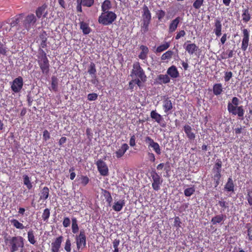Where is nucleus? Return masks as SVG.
I'll return each instance as SVG.
<instances>
[{
    "label": "nucleus",
    "mask_w": 252,
    "mask_h": 252,
    "mask_svg": "<svg viewBox=\"0 0 252 252\" xmlns=\"http://www.w3.org/2000/svg\"><path fill=\"white\" fill-rule=\"evenodd\" d=\"M181 222L180 221V219L179 218V217H176L175 218V219H174V225L175 226H176V227H181Z\"/></svg>",
    "instance_id": "59"
},
{
    "label": "nucleus",
    "mask_w": 252,
    "mask_h": 252,
    "mask_svg": "<svg viewBox=\"0 0 252 252\" xmlns=\"http://www.w3.org/2000/svg\"><path fill=\"white\" fill-rule=\"evenodd\" d=\"M226 218V215L224 214H220L215 216L213 217L211 219V222L213 225H216L217 224H222Z\"/></svg>",
    "instance_id": "20"
},
{
    "label": "nucleus",
    "mask_w": 252,
    "mask_h": 252,
    "mask_svg": "<svg viewBox=\"0 0 252 252\" xmlns=\"http://www.w3.org/2000/svg\"><path fill=\"white\" fill-rule=\"evenodd\" d=\"M213 93L216 95L220 94L223 92V88L221 84L217 83L214 85L213 87Z\"/></svg>",
    "instance_id": "27"
},
{
    "label": "nucleus",
    "mask_w": 252,
    "mask_h": 252,
    "mask_svg": "<svg viewBox=\"0 0 252 252\" xmlns=\"http://www.w3.org/2000/svg\"><path fill=\"white\" fill-rule=\"evenodd\" d=\"M195 189L194 186L186 189L184 190V194L187 197H189L195 192Z\"/></svg>",
    "instance_id": "42"
},
{
    "label": "nucleus",
    "mask_w": 252,
    "mask_h": 252,
    "mask_svg": "<svg viewBox=\"0 0 252 252\" xmlns=\"http://www.w3.org/2000/svg\"><path fill=\"white\" fill-rule=\"evenodd\" d=\"M125 205V200H120L116 202H115L114 205L112 206V208L116 212H119L122 210L123 207Z\"/></svg>",
    "instance_id": "26"
},
{
    "label": "nucleus",
    "mask_w": 252,
    "mask_h": 252,
    "mask_svg": "<svg viewBox=\"0 0 252 252\" xmlns=\"http://www.w3.org/2000/svg\"><path fill=\"white\" fill-rule=\"evenodd\" d=\"M39 37L41 41H47V34L45 32H43L40 35Z\"/></svg>",
    "instance_id": "61"
},
{
    "label": "nucleus",
    "mask_w": 252,
    "mask_h": 252,
    "mask_svg": "<svg viewBox=\"0 0 252 252\" xmlns=\"http://www.w3.org/2000/svg\"><path fill=\"white\" fill-rule=\"evenodd\" d=\"M58 79L56 76H53L51 78V86L50 90L54 92H57L58 91Z\"/></svg>",
    "instance_id": "31"
},
{
    "label": "nucleus",
    "mask_w": 252,
    "mask_h": 252,
    "mask_svg": "<svg viewBox=\"0 0 252 252\" xmlns=\"http://www.w3.org/2000/svg\"><path fill=\"white\" fill-rule=\"evenodd\" d=\"M165 12L164 11L162 10L159 11V12L158 13V20H160L161 19H162L165 16Z\"/></svg>",
    "instance_id": "63"
},
{
    "label": "nucleus",
    "mask_w": 252,
    "mask_h": 252,
    "mask_svg": "<svg viewBox=\"0 0 252 252\" xmlns=\"http://www.w3.org/2000/svg\"><path fill=\"white\" fill-rule=\"evenodd\" d=\"M222 162L220 159H217L214 167L221 169Z\"/></svg>",
    "instance_id": "62"
},
{
    "label": "nucleus",
    "mask_w": 252,
    "mask_h": 252,
    "mask_svg": "<svg viewBox=\"0 0 252 252\" xmlns=\"http://www.w3.org/2000/svg\"><path fill=\"white\" fill-rule=\"evenodd\" d=\"M28 239L32 244H34L36 243L33 231L32 230L29 231L28 232Z\"/></svg>",
    "instance_id": "43"
},
{
    "label": "nucleus",
    "mask_w": 252,
    "mask_h": 252,
    "mask_svg": "<svg viewBox=\"0 0 252 252\" xmlns=\"http://www.w3.org/2000/svg\"><path fill=\"white\" fill-rule=\"evenodd\" d=\"M148 158L151 162H155L156 160L155 156L154 154L151 152L147 153Z\"/></svg>",
    "instance_id": "57"
},
{
    "label": "nucleus",
    "mask_w": 252,
    "mask_h": 252,
    "mask_svg": "<svg viewBox=\"0 0 252 252\" xmlns=\"http://www.w3.org/2000/svg\"><path fill=\"white\" fill-rule=\"evenodd\" d=\"M103 195L106 202L108 203L109 206H111V203L112 201V197L110 193L106 190H103Z\"/></svg>",
    "instance_id": "38"
},
{
    "label": "nucleus",
    "mask_w": 252,
    "mask_h": 252,
    "mask_svg": "<svg viewBox=\"0 0 252 252\" xmlns=\"http://www.w3.org/2000/svg\"><path fill=\"white\" fill-rule=\"evenodd\" d=\"M50 212L49 209L48 208L44 209L43 214L42 215V218L43 220L44 221H47L50 217Z\"/></svg>",
    "instance_id": "48"
},
{
    "label": "nucleus",
    "mask_w": 252,
    "mask_h": 252,
    "mask_svg": "<svg viewBox=\"0 0 252 252\" xmlns=\"http://www.w3.org/2000/svg\"><path fill=\"white\" fill-rule=\"evenodd\" d=\"M7 52V48L5 44L0 42V54L6 55Z\"/></svg>",
    "instance_id": "49"
},
{
    "label": "nucleus",
    "mask_w": 252,
    "mask_h": 252,
    "mask_svg": "<svg viewBox=\"0 0 252 252\" xmlns=\"http://www.w3.org/2000/svg\"><path fill=\"white\" fill-rule=\"evenodd\" d=\"M145 142L148 145V147L153 148V150L157 155H160L161 154V149L159 144L158 143L155 142L154 140L150 137H146L145 139Z\"/></svg>",
    "instance_id": "9"
},
{
    "label": "nucleus",
    "mask_w": 252,
    "mask_h": 252,
    "mask_svg": "<svg viewBox=\"0 0 252 252\" xmlns=\"http://www.w3.org/2000/svg\"><path fill=\"white\" fill-rule=\"evenodd\" d=\"M150 116L152 119L159 124L163 120L162 116L157 113L156 110H153L151 112Z\"/></svg>",
    "instance_id": "24"
},
{
    "label": "nucleus",
    "mask_w": 252,
    "mask_h": 252,
    "mask_svg": "<svg viewBox=\"0 0 252 252\" xmlns=\"http://www.w3.org/2000/svg\"><path fill=\"white\" fill-rule=\"evenodd\" d=\"M49 189L46 187H44L40 191V199L41 200H46L49 196Z\"/></svg>",
    "instance_id": "30"
},
{
    "label": "nucleus",
    "mask_w": 252,
    "mask_h": 252,
    "mask_svg": "<svg viewBox=\"0 0 252 252\" xmlns=\"http://www.w3.org/2000/svg\"><path fill=\"white\" fill-rule=\"evenodd\" d=\"M243 38L242 40V43L241 45V49L243 51H245L249 45V31L247 29H244L243 30Z\"/></svg>",
    "instance_id": "14"
},
{
    "label": "nucleus",
    "mask_w": 252,
    "mask_h": 252,
    "mask_svg": "<svg viewBox=\"0 0 252 252\" xmlns=\"http://www.w3.org/2000/svg\"><path fill=\"white\" fill-rule=\"evenodd\" d=\"M185 49L189 55H192L198 50V47L195 44L190 43L187 45Z\"/></svg>",
    "instance_id": "25"
},
{
    "label": "nucleus",
    "mask_w": 252,
    "mask_h": 252,
    "mask_svg": "<svg viewBox=\"0 0 252 252\" xmlns=\"http://www.w3.org/2000/svg\"><path fill=\"white\" fill-rule=\"evenodd\" d=\"M214 27V32L217 37H220L221 35L222 29L221 19L220 17H217L215 19Z\"/></svg>",
    "instance_id": "13"
},
{
    "label": "nucleus",
    "mask_w": 252,
    "mask_h": 252,
    "mask_svg": "<svg viewBox=\"0 0 252 252\" xmlns=\"http://www.w3.org/2000/svg\"><path fill=\"white\" fill-rule=\"evenodd\" d=\"M170 46V44L169 43L166 42L164 44H162L158 47H157L156 51L157 52H161L165 50H166L167 48H169Z\"/></svg>",
    "instance_id": "45"
},
{
    "label": "nucleus",
    "mask_w": 252,
    "mask_h": 252,
    "mask_svg": "<svg viewBox=\"0 0 252 252\" xmlns=\"http://www.w3.org/2000/svg\"><path fill=\"white\" fill-rule=\"evenodd\" d=\"M100 175L106 176L108 175V168L106 163L101 159H98L95 163Z\"/></svg>",
    "instance_id": "12"
},
{
    "label": "nucleus",
    "mask_w": 252,
    "mask_h": 252,
    "mask_svg": "<svg viewBox=\"0 0 252 252\" xmlns=\"http://www.w3.org/2000/svg\"><path fill=\"white\" fill-rule=\"evenodd\" d=\"M50 138V134L47 130H44L43 132V138L45 141H47Z\"/></svg>",
    "instance_id": "55"
},
{
    "label": "nucleus",
    "mask_w": 252,
    "mask_h": 252,
    "mask_svg": "<svg viewBox=\"0 0 252 252\" xmlns=\"http://www.w3.org/2000/svg\"><path fill=\"white\" fill-rule=\"evenodd\" d=\"M23 86V79L22 77L19 76L13 81L11 88L13 92L17 93L21 91Z\"/></svg>",
    "instance_id": "10"
},
{
    "label": "nucleus",
    "mask_w": 252,
    "mask_h": 252,
    "mask_svg": "<svg viewBox=\"0 0 252 252\" xmlns=\"http://www.w3.org/2000/svg\"><path fill=\"white\" fill-rule=\"evenodd\" d=\"M242 12L243 13L242 14V16L243 18V20L246 23L249 22L251 18V15L249 13V8H247L243 9Z\"/></svg>",
    "instance_id": "32"
},
{
    "label": "nucleus",
    "mask_w": 252,
    "mask_h": 252,
    "mask_svg": "<svg viewBox=\"0 0 252 252\" xmlns=\"http://www.w3.org/2000/svg\"><path fill=\"white\" fill-rule=\"evenodd\" d=\"M77 249L79 250L80 248H85L86 246V236L85 231L81 230L79 235L75 236Z\"/></svg>",
    "instance_id": "8"
},
{
    "label": "nucleus",
    "mask_w": 252,
    "mask_h": 252,
    "mask_svg": "<svg viewBox=\"0 0 252 252\" xmlns=\"http://www.w3.org/2000/svg\"><path fill=\"white\" fill-rule=\"evenodd\" d=\"M80 3L82 4L84 6L90 7L94 4V0H82Z\"/></svg>",
    "instance_id": "46"
},
{
    "label": "nucleus",
    "mask_w": 252,
    "mask_h": 252,
    "mask_svg": "<svg viewBox=\"0 0 252 252\" xmlns=\"http://www.w3.org/2000/svg\"><path fill=\"white\" fill-rule=\"evenodd\" d=\"M151 176L153 180L152 184V188L154 190L158 191L160 189V186L162 182L161 177L155 170H153L151 172Z\"/></svg>",
    "instance_id": "6"
},
{
    "label": "nucleus",
    "mask_w": 252,
    "mask_h": 252,
    "mask_svg": "<svg viewBox=\"0 0 252 252\" xmlns=\"http://www.w3.org/2000/svg\"><path fill=\"white\" fill-rule=\"evenodd\" d=\"M80 29L82 30L84 34H89L91 31V29L89 27L88 24L84 22L80 23Z\"/></svg>",
    "instance_id": "34"
},
{
    "label": "nucleus",
    "mask_w": 252,
    "mask_h": 252,
    "mask_svg": "<svg viewBox=\"0 0 252 252\" xmlns=\"http://www.w3.org/2000/svg\"><path fill=\"white\" fill-rule=\"evenodd\" d=\"M64 250L66 252H71V241L69 238L66 240Z\"/></svg>",
    "instance_id": "51"
},
{
    "label": "nucleus",
    "mask_w": 252,
    "mask_h": 252,
    "mask_svg": "<svg viewBox=\"0 0 252 252\" xmlns=\"http://www.w3.org/2000/svg\"><path fill=\"white\" fill-rule=\"evenodd\" d=\"M112 7L111 3L109 0H105L101 5L102 12L109 11V10Z\"/></svg>",
    "instance_id": "36"
},
{
    "label": "nucleus",
    "mask_w": 252,
    "mask_h": 252,
    "mask_svg": "<svg viewBox=\"0 0 252 252\" xmlns=\"http://www.w3.org/2000/svg\"><path fill=\"white\" fill-rule=\"evenodd\" d=\"M167 75L173 79L177 78L179 76V72L175 65H172L167 70Z\"/></svg>",
    "instance_id": "19"
},
{
    "label": "nucleus",
    "mask_w": 252,
    "mask_h": 252,
    "mask_svg": "<svg viewBox=\"0 0 252 252\" xmlns=\"http://www.w3.org/2000/svg\"><path fill=\"white\" fill-rule=\"evenodd\" d=\"M23 14H21L16 16L15 17H13L11 19L8 20L6 22V23L9 24L10 26V29L9 30V31H10L11 28H13L15 27H17L19 22L23 19Z\"/></svg>",
    "instance_id": "16"
},
{
    "label": "nucleus",
    "mask_w": 252,
    "mask_h": 252,
    "mask_svg": "<svg viewBox=\"0 0 252 252\" xmlns=\"http://www.w3.org/2000/svg\"><path fill=\"white\" fill-rule=\"evenodd\" d=\"M116 14L112 11L102 12L99 16L98 22L105 26L109 25L116 19Z\"/></svg>",
    "instance_id": "1"
},
{
    "label": "nucleus",
    "mask_w": 252,
    "mask_h": 252,
    "mask_svg": "<svg viewBox=\"0 0 252 252\" xmlns=\"http://www.w3.org/2000/svg\"><path fill=\"white\" fill-rule=\"evenodd\" d=\"M24 238L20 236L12 237L9 240L11 246L10 252H15L19 248L22 249L24 246Z\"/></svg>",
    "instance_id": "2"
},
{
    "label": "nucleus",
    "mask_w": 252,
    "mask_h": 252,
    "mask_svg": "<svg viewBox=\"0 0 252 252\" xmlns=\"http://www.w3.org/2000/svg\"><path fill=\"white\" fill-rule=\"evenodd\" d=\"M213 180L215 184V187L216 188L220 184V180L221 177L220 173H214Z\"/></svg>",
    "instance_id": "44"
},
{
    "label": "nucleus",
    "mask_w": 252,
    "mask_h": 252,
    "mask_svg": "<svg viewBox=\"0 0 252 252\" xmlns=\"http://www.w3.org/2000/svg\"><path fill=\"white\" fill-rule=\"evenodd\" d=\"M162 107L164 113L167 115L171 113L172 110L173 108V104L170 97L163 96Z\"/></svg>",
    "instance_id": "11"
},
{
    "label": "nucleus",
    "mask_w": 252,
    "mask_h": 252,
    "mask_svg": "<svg viewBox=\"0 0 252 252\" xmlns=\"http://www.w3.org/2000/svg\"><path fill=\"white\" fill-rule=\"evenodd\" d=\"M233 105L238 106L239 104V99L236 97H233L232 99V103Z\"/></svg>",
    "instance_id": "64"
},
{
    "label": "nucleus",
    "mask_w": 252,
    "mask_h": 252,
    "mask_svg": "<svg viewBox=\"0 0 252 252\" xmlns=\"http://www.w3.org/2000/svg\"><path fill=\"white\" fill-rule=\"evenodd\" d=\"M24 184L27 186V188L30 189L32 188V186L28 175H25L23 176Z\"/></svg>",
    "instance_id": "41"
},
{
    "label": "nucleus",
    "mask_w": 252,
    "mask_h": 252,
    "mask_svg": "<svg viewBox=\"0 0 252 252\" xmlns=\"http://www.w3.org/2000/svg\"><path fill=\"white\" fill-rule=\"evenodd\" d=\"M186 34V32L184 30L180 31L178 32L175 36L176 39H179L181 37H184Z\"/></svg>",
    "instance_id": "58"
},
{
    "label": "nucleus",
    "mask_w": 252,
    "mask_h": 252,
    "mask_svg": "<svg viewBox=\"0 0 252 252\" xmlns=\"http://www.w3.org/2000/svg\"><path fill=\"white\" fill-rule=\"evenodd\" d=\"M204 0H196L193 4V7L196 9H199L202 5Z\"/></svg>",
    "instance_id": "53"
},
{
    "label": "nucleus",
    "mask_w": 252,
    "mask_h": 252,
    "mask_svg": "<svg viewBox=\"0 0 252 252\" xmlns=\"http://www.w3.org/2000/svg\"><path fill=\"white\" fill-rule=\"evenodd\" d=\"M232 77V73L231 71L226 72L225 73L224 80L225 82H228L230 78Z\"/></svg>",
    "instance_id": "56"
},
{
    "label": "nucleus",
    "mask_w": 252,
    "mask_h": 252,
    "mask_svg": "<svg viewBox=\"0 0 252 252\" xmlns=\"http://www.w3.org/2000/svg\"><path fill=\"white\" fill-rule=\"evenodd\" d=\"M47 5L44 3L36 9L35 14L37 18H40L42 16L44 18L46 17L48 14V11L47 10Z\"/></svg>",
    "instance_id": "15"
},
{
    "label": "nucleus",
    "mask_w": 252,
    "mask_h": 252,
    "mask_svg": "<svg viewBox=\"0 0 252 252\" xmlns=\"http://www.w3.org/2000/svg\"><path fill=\"white\" fill-rule=\"evenodd\" d=\"M227 110L229 113L232 115H237L238 117H243L244 114V110L243 106H236L233 105L231 103L228 102L227 105Z\"/></svg>",
    "instance_id": "5"
},
{
    "label": "nucleus",
    "mask_w": 252,
    "mask_h": 252,
    "mask_svg": "<svg viewBox=\"0 0 252 252\" xmlns=\"http://www.w3.org/2000/svg\"><path fill=\"white\" fill-rule=\"evenodd\" d=\"M183 129L189 140H193L195 138V133L193 132V129L189 125H185Z\"/></svg>",
    "instance_id": "17"
},
{
    "label": "nucleus",
    "mask_w": 252,
    "mask_h": 252,
    "mask_svg": "<svg viewBox=\"0 0 252 252\" xmlns=\"http://www.w3.org/2000/svg\"><path fill=\"white\" fill-rule=\"evenodd\" d=\"M70 223V219L68 218H65L63 220V224L64 227H67L69 226Z\"/></svg>",
    "instance_id": "60"
},
{
    "label": "nucleus",
    "mask_w": 252,
    "mask_h": 252,
    "mask_svg": "<svg viewBox=\"0 0 252 252\" xmlns=\"http://www.w3.org/2000/svg\"><path fill=\"white\" fill-rule=\"evenodd\" d=\"M133 75L138 77L140 80L144 82L146 80V76L143 69L141 68L139 63H134L131 76Z\"/></svg>",
    "instance_id": "4"
},
{
    "label": "nucleus",
    "mask_w": 252,
    "mask_h": 252,
    "mask_svg": "<svg viewBox=\"0 0 252 252\" xmlns=\"http://www.w3.org/2000/svg\"><path fill=\"white\" fill-rule=\"evenodd\" d=\"M140 49L141 50L140 54L139 55V58L142 60H145L147 58V54L149 52L148 47L144 45H141Z\"/></svg>",
    "instance_id": "28"
},
{
    "label": "nucleus",
    "mask_w": 252,
    "mask_h": 252,
    "mask_svg": "<svg viewBox=\"0 0 252 252\" xmlns=\"http://www.w3.org/2000/svg\"><path fill=\"white\" fill-rule=\"evenodd\" d=\"M41 61L38 62L39 66L44 74H47L49 71V63L46 53L41 50Z\"/></svg>",
    "instance_id": "3"
},
{
    "label": "nucleus",
    "mask_w": 252,
    "mask_h": 252,
    "mask_svg": "<svg viewBox=\"0 0 252 252\" xmlns=\"http://www.w3.org/2000/svg\"><path fill=\"white\" fill-rule=\"evenodd\" d=\"M120 241L119 239H114L113 242V247L114 249V250L113 252H119L118 246L120 244Z\"/></svg>",
    "instance_id": "50"
},
{
    "label": "nucleus",
    "mask_w": 252,
    "mask_h": 252,
    "mask_svg": "<svg viewBox=\"0 0 252 252\" xmlns=\"http://www.w3.org/2000/svg\"><path fill=\"white\" fill-rule=\"evenodd\" d=\"M143 14H142V17L143 21H150L151 20V14L148 7L144 5L143 7Z\"/></svg>",
    "instance_id": "23"
},
{
    "label": "nucleus",
    "mask_w": 252,
    "mask_h": 252,
    "mask_svg": "<svg viewBox=\"0 0 252 252\" xmlns=\"http://www.w3.org/2000/svg\"><path fill=\"white\" fill-rule=\"evenodd\" d=\"M157 82L160 85L167 84L170 82V77L167 74H159L156 79Z\"/></svg>",
    "instance_id": "22"
},
{
    "label": "nucleus",
    "mask_w": 252,
    "mask_h": 252,
    "mask_svg": "<svg viewBox=\"0 0 252 252\" xmlns=\"http://www.w3.org/2000/svg\"><path fill=\"white\" fill-rule=\"evenodd\" d=\"M173 54V52L172 51L169 50L162 54L161 57V59L162 60L169 59L172 57Z\"/></svg>",
    "instance_id": "47"
},
{
    "label": "nucleus",
    "mask_w": 252,
    "mask_h": 252,
    "mask_svg": "<svg viewBox=\"0 0 252 252\" xmlns=\"http://www.w3.org/2000/svg\"><path fill=\"white\" fill-rule=\"evenodd\" d=\"M36 18L33 14L27 16L23 21V26L28 31L32 28L36 22Z\"/></svg>",
    "instance_id": "7"
},
{
    "label": "nucleus",
    "mask_w": 252,
    "mask_h": 252,
    "mask_svg": "<svg viewBox=\"0 0 252 252\" xmlns=\"http://www.w3.org/2000/svg\"><path fill=\"white\" fill-rule=\"evenodd\" d=\"M234 184L233 180L231 177L229 178L227 180V182L225 185L224 189L228 191H234Z\"/></svg>",
    "instance_id": "33"
},
{
    "label": "nucleus",
    "mask_w": 252,
    "mask_h": 252,
    "mask_svg": "<svg viewBox=\"0 0 252 252\" xmlns=\"http://www.w3.org/2000/svg\"><path fill=\"white\" fill-rule=\"evenodd\" d=\"M88 73L92 75L93 77H96V70L95 68V65L93 62H91L88 69Z\"/></svg>",
    "instance_id": "35"
},
{
    "label": "nucleus",
    "mask_w": 252,
    "mask_h": 252,
    "mask_svg": "<svg viewBox=\"0 0 252 252\" xmlns=\"http://www.w3.org/2000/svg\"><path fill=\"white\" fill-rule=\"evenodd\" d=\"M97 94L95 93L89 94L88 95V99L90 101L95 100L97 98Z\"/></svg>",
    "instance_id": "54"
},
{
    "label": "nucleus",
    "mask_w": 252,
    "mask_h": 252,
    "mask_svg": "<svg viewBox=\"0 0 252 252\" xmlns=\"http://www.w3.org/2000/svg\"><path fill=\"white\" fill-rule=\"evenodd\" d=\"M182 20V18L180 17H177L175 19L173 20L169 27V32H173L176 30L179 23Z\"/></svg>",
    "instance_id": "21"
},
{
    "label": "nucleus",
    "mask_w": 252,
    "mask_h": 252,
    "mask_svg": "<svg viewBox=\"0 0 252 252\" xmlns=\"http://www.w3.org/2000/svg\"><path fill=\"white\" fill-rule=\"evenodd\" d=\"M128 148L129 147L127 144H123L122 146L119 147V149H118L114 153L117 158H122L128 150Z\"/></svg>",
    "instance_id": "18"
},
{
    "label": "nucleus",
    "mask_w": 252,
    "mask_h": 252,
    "mask_svg": "<svg viewBox=\"0 0 252 252\" xmlns=\"http://www.w3.org/2000/svg\"><path fill=\"white\" fill-rule=\"evenodd\" d=\"M10 222L14 227L17 229H23L25 227L22 223L20 222L18 220L16 219H12L10 220Z\"/></svg>",
    "instance_id": "39"
},
{
    "label": "nucleus",
    "mask_w": 252,
    "mask_h": 252,
    "mask_svg": "<svg viewBox=\"0 0 252 252\" xmlns=\"http://www.w3.org/2000/svg\"><path fill=\"white\" fill-rule=\"evenodd\" d=\"M63 240V237L62 236H60L57 238L55 241L51 244L52 248L60 249Z\"/></svg>",
    "instance_id": "29"
},
{
    "label": "nucleus",
    "mask_w": 252,
    "mask_h": 252,
    "mask_svg": "<svg viewBox=\"0 0 252 252\" xmlns=\"http://www.w3.org/2000/svg\"><path fill=\"white\" fill-rule=\"evenodd\" d=\"M247 195L246 198L249 205H252V190L249 189L247 190Z\"/></svg>",
    "instance_id": "52"
},
{
    "label": "nucleus",
    "mask_w": 252,
    "mask_h": 252,
    "mask_svg": "<svg viewBox=\"0 0 252 252\" xmlns=\"http://www.w3.org/2000/svg\"><path fill=\"white\" fill-rule=\"evenodd\" d=\"M77 179L78 181H80V183L83 186H86L89 182V179L86 176H81L80 177L78 176Z\"/></svg>",
    "instance_id": "40"
},
{
    "label": "nucleus",
    "mask_w": 252,
    "mask_h": 252,
    "mask_svg": "<svg viewBox=\"0 0 252 252\" xmlns=\"http://www.w3.org/2000/svg\"><path fill=\"white\" fill-rule=\"evenodd\" d=\"M72 231L73 233L75 234L78 232L79 227L77 224V220L75 218L72 219Z\"/></svg>",
    "instance_id": "37"
}]
</instances>
